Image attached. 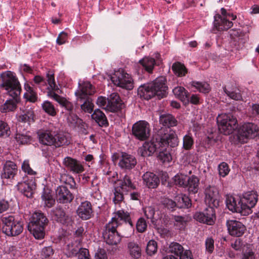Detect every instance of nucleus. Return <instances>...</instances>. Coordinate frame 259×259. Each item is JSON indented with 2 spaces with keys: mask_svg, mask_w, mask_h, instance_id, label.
<instances>
[{
  "mask_svg": "<svg viewBox=\"0 0 259 259\" xmlns=\"http://www.w3.org/2000/svg\"><path fill=\"white\" fill-rule=\"evenodd\" d=\"M47 77L48 83L46 80L39 75L35 76L33 77V81L41 91L47 90L48 96L52 97L59 103L60 108H62L61 113H64L63 109L66 111H69V113L76 112V108L74 107L72 103L58 95L61 91L55 82L54 74L49 71L47 73Z\"/></svg>",
  "mask_w": 259,
  "mask_h": 259,
  "instance_id": "obj_1",
  "label": "nucleus"
},
{
  "mask_svg": "<svg viewBox=\"0 0 259 259\" xmlns=\"http://www.w3.org/2000/svg\"><path fill=\"white\" fill-rule=\"evenodd\" d=\"M120 221L128 224L131 227L133 226L127 212L122 210L117 211L111 221L106 225L103 232V236L107 244L117 245L120 242L121 237L117 231V228L121 224Z\"/></svg>",
  "mask_w": 259,
  "mask_h": 259,
  "instance_id": "obj_2",
  "label": "nucleus"
},
{
  "mask_svg": "<svg viewBox=\"0 0 259 259\" xmlns=\"http://www.w3.org/2000/svg\"><path fill=\"white\" fill-rule=\"evenodd\" d=\"M96 92L95 88L89 81L80 80L78 83V88L75 92V95L78 102H80L78 107L80 106L82 111L86 113H104L99 109H95L94 110V105L90 96L93 95Z\"/></svg>",
  "mask_w": 259,
  "mask_h": 259,
  "instance_id": "obj_3",
  "label": "nucleus"
},
{
  "mask_svg": "<svg viewBox=\"0 0 259 259\" xmlns=\"http://www.w3.org/2000/svg\"><path fill=\"white\" fill-rule=\"evenodd\" d=\"M165 77H157L152 82L141 84L138 89V95L140 98L148 100L153 97L161 99L166 96L167 87Z\"/></svg>",
  "mask_w": 259,
  "mask_h": 259,
  "instance_id": "obj_4",
  "label": "nucleus"
},
{
  "mask_svg": "<svg viewBox=\"0 0 259 259\" xmlns=\"http://www.w3.org/2000/svg\"><path fill=\"white\" fill-rule=\"evenodd\" d=\"M178 137L175 131L171 130H161L155 138L150 142H145L144 144L148 149V154L150 156L159 149V146H170L175 147L178 145Z\"/></svg>",
  "mask_w": 259,
  "mask_h": 259,
  "instance_id": "obj_5",
  "label": "nucleus"
},
{
  "mask_svg": "<svg viewBox=\"0 0 259 259\" xmlns=\"http://www.w3.org/2000/svg\"><path fill=\"white\" fill-rule=\"evenodd\" d=\"M1 80V90L5 91V94L14 99L20 95L21 85L14 72L11 71L3 72L0 74Z\"/></svg>",
  "mask_w": 259,
  "mask_h": 259,
  "instance_id": "obj_6",
  "label": "nucleus"
},
{
  "mask_svg": "<svg viewBox=\"0 0 259 259\" xmlns=\"http://www.w3.org/2000/svg\"><path fill=\"white\" fill-rule=\"evenodd\" d=\"M258 136L259 127L256 124L252 122H245L237 128L231 138L234 144H242Z\"/></svg>",
  "mask_w": 259,
  "mask_h": 259,
  "instance_id": "obj_7",
  "label": "nucleus"
},
{
  "mask_svg": "<svg viewBox=\"0 0 259 259\" xmlns=\"http://www.w3.org/2000/svg\"><path fill=\"white\" fill-rule=\"evenodd\" d=\"M47 223L48 219L43 213L40 211H35L32 214L28 229L36 239H41L44 237L45 226Z\"/></svg>",
  "mask_w": 259,
  "mask_h": 259,
  "instance_id": "obj_8",
  "label": "nucleus"
},
{
  "mask_svg": "<svg viewBox=\"0 0 259 259\" xmlns=\"http://www.w3.org/2000/svg\"><path fill=\"white\" fill-rule=\"evenodd\" d=\"M2 221L4 224L3 231L7 236H15L22 233L23 223L14 215H5L2 217Z\"/></svg>",
  "mask_w": 259,
  "mask_h": 259,
  "instance_id": "obj_9",
  "label": "nucleus"
},
{
  "mask_svg": "<svg viewBox=\"0 0 259 259\" xmlns=\"http://www.w3.org/2000/svg\"><path fill=\"white\" fill-rule=\"evenodd\" d=\"M219 131L225 135H229L237 128V120L233 114H218L217 118Z\"/></svg>",
  "mask_w": 259,
  "mask_h": 259,
  "instance_id": "obj_10",
  "label": "nucleus"
},
{
  "mask_svg": "<svg viewBox=\"0 0 259 259\" xmlns=\"http://www.w3.org/2000/svg\"><path fill=\"white\" fill-rule=\"evenodd\" d=\"M221 15L217 14L214 16V27L219 31L228 30L233 26L232 21L235 20L237 16L233 13L227 12L224 8L221 9Z\"/></svg>",
  "mask_w": 259,
  "mask_h": 259,
  "instance_id": "obj_11",
  "label": "nucleus"
},
{
  "mask_svg": "<svg viewBox=\"0 0 259 259\" xmlns=\"http://www.w3.org/2000/svg\"><path fill=\"white\" fill-rule=\"evenodd\" d=\"M136 186L132 183L130 176L126 175L123 179L120 181L119 186L114 189L113 201L114 203L121 202L123 200L124 193H126L128 191L134 190Z\"/></svg>",
  "mask_w": 259,
  "mask_h": 259,
  "instance_id": "obj_12",
  "label": "nucleus"
},
{
  "mask_svg": "<svg viewBox=\"0 0 259 259\" xmlns=\"http://www.w3.org/2000/svg\"><path fill=\"white\" fill-rule=\"evenodd\" d=\"M113 83L119 87L127 90L134 88V80L131 75L123 71H117L110 77Z\"/></svg>",
  "mask_w": 259,
  "mask_h": 259,
  "instance_id": "obj_13",
  "label": "nucleus"
},
{
  "mask_svg": "<svg viewBox=\"0 0 259 259\" xmlns=\"http://www.w3.org/2000/svg\"><path fill=\"white\" fill-rule=\"evenodd\" d=\"M132 132L137 139L141 141L146 140L150 136L149 125L147 122L139 121L133 125Z\"/></svg>",
  "mask_w": 259,
  "mask_h": 259,
  "instance_id": "obj_14",
  "label": "nucleus"
},
{
  "mask_svg": "<svg viewBox=\"0 0 259 259\" xmlns=\"http://www.w3.org/2000/svg\"><path fill=\"white\" fill-rule=\"evenodd\" d=\"M258 199V195L256 191H251L244 193L241 197V202L244 209V214L249 213L251 208L256 204Z\"/></svg>",
  "mask_w": 259,
  "mask_h": 259,
  "instance_id": "obj_15",
  "label": "nucleus"
},
{
  "mask_svg": "<svg viewBox=\"0 0 259 259\" xmlns=\"http://www.w3.org/2000/svg\"><path fill=\"white\" fill-rule=\"evenodd\" d=\"M194 219L199 222L209 225H212L215 219L214 207L208 206L203 212H197L194 215Z\"/></svg>",
  "mask_w": 259,
  "mask_h": 259,
  "instance_id": "obj_16",
  "label": "nucleus"
},
{
  "mask_svg": "<svg viewBox=\"0 0 259 259\" xmlns=\"http://www.w3.org/2000/svg\"><path fill=\"white\" fill-rule=\"evenodd\" d=\"M205 202L209 206L217 207L219 205V192L215 187H207L205 189Z\"/></svg>",
  "mask_w": 259,
  "mask_h": 259,
  "instance_id": "obj_17",
  "label": "nucleus"
},
{
  "mask_svg": "<svg viewBox=\"0 0 259 259\" xmlns=\"http://www.w3.org/2000/svg\"><path fill=\"white\" fill-rule=\"evenodd\" d=\"M241 197H235L232 195H227L226 199V206L233 212L244 214L243 206L241 202Z\"/></svg>",
  "mask_w": 259,
  "mask_h": 259,
  "instance_id": "obj_18",
  "label": "nucleus"
},
{
  "mask_svg": "<svg viewBox=\"0 0 259 259\" xmlns=\"http://www.w3.org/2000/svg\"><path fill=\"white\" fill-rule=\"evenodd\" d=\"M108 112H116L124 108L125 105L119 95L115 92L111 93L107 98Z\"/></svg>",
  "mask_w": 259,
  "mask_h": 259,
  "instance_id": "obj_19",
  "label": "nucleus"
},
{
  "mask_svg": "<svg viewBox=\"0 0 259 259\" xmlns=\"http://www.w3.org/2000/svg\"><path fill=\"white\" fill-rule=\"evenodd\" d=\"M226 225L229 234L233 236L240 237L246 230L245 226L242 223L236 220H228L227 221Z\"/></svg>",
  "mask_w": 259,
  "mask_h": 259,
  "instance_id": "obj_20",
  "label": "nucleus"
},
{
  "mask_svg": "<svg viewBox=\"0 0 259 259\" xmlns=\"http://www.w3.org/2000/svg\"><path fill=\"white\" fill-rule=\"evenodd\" d=\"M63 164L67 169L73 174H80L84 170L81 163L71 157L67 156L64 158Z\"/></svg>",
  "mask_w": 259,
  "mask_h": 259,
  "instance_id": "obj_21",
  "label": "nucleus"
},
{
  "mask_svg": "<svg viewBox=\"0 0 259 259\" xmlns=\"http://www.w3.org/2000/svg\"><path fill=\"white\" fill-rule=\"evenodd\" d=\"M155 60L151 57H145L140 60L136 66L137 72L138 74L147 72L152 73L155 65Z\"/></svg>",
  "mask_w": 259,
  "mask_h": 259,
  "instance_id": "obj_22",
  "label": "nucleus"
},
{
  "mask_svg": "<svg viewBox=\"0 0 259 259\" xmlns=\"http://www.w3.org/2000/svg\"><path fill=\"white\" fill-rule=\"evenodd\" d=\"M57 201L61 203H70L74 197L68 188L63 186H59L56 190Z\"/></svg>",
  "mask_w": 259,
  "mask_h": 259,
  "instance_id": "obj_23",
  "label": "nucleus"
},
{
  "mask_svg": "<svg viewBox=\"0 0 259 259\" xmlns=\"http://www.w3.org/2000/svg\"><path fill=\"white\" fill-rule=\"evenodd\" d=\"M52 217L57 222L67 226L71 225L72 222L71 217L67 215L64 210L59 207L52 211Z\"/></svg>",
  "mask_w": 259,
  "mask_h": 259,
  "instance_id": "obj_24",
  "label": "nucleus"
},
{
  "mask_svg": "<svg viewBox=\"0 0 259 259\" xmlns=\"http://www.w3.org/2000/svg\"><path fill=\"white\" fill-rule=\"evenodd\" d=\"M36 185L35 180L32 178L30 182H22L17 185L18 189L27 197L32 196Z\"/></svg>",
  "mask_w": 259,
  "mask_h": 259,
  "instance_id": "obj_25",
  "label": "nucleus"
},
{
  "mask_svg": "<svg viewBox=\"0 0 259 259\" xmlns=\"http://www.w3.org/2000/svg\"><path fill=\"white\" fill-rule=\"evenodd\" d=\"M137 164L136 159L134 156L126 153H122L119 161V166L122 169H131Z\"/></svg>",
  "mask_w": 259,
  "mask_h": 259,
  "instance_id": "obj_26",
  "label": "nucleus"
},
{
  "mask_svg": "<svg viewBox=\"0 0 259 259\" xmlns=\"http://www.w3.org/2000/svg\"><path fill=\"white\" fill-rule=\"evenodd\" d=\"M77 213L82 220L90 219L93 214L91 203L88 201L82 202L77 209Z\"/></svg>",
  "mask_w": 259,
  "mask_h": 259,
  "instance_id": "obj_27",
  "label": "nucleus"
},
{
  "mask_svg": "<svg viewBox=\"0 0 259 259\" xmlns=\"http://www.w3.org/2000/svg\"><path fill=\"white\" fill-rule=\"evenodd\" d=\"M17 168L16 164L11 161H8L4 164L1 174L2 179L13 178L16 174Z\"/></svg>",
  "mask_w": 259,
  "mask_h": 259,
  "instance_id": "obj_28",
  "label": "nucleus"
},
{
  "mask_svg": "<svg viewBox=\"0 0 259 259\" xmlns=\"http://www.w3.org/2000/svg\"><path fill=\"white\" fill-rule=\"evenodd\" d=\"M39 141L45 145L54 146L55 135L50 131H39L37 132Z\"/></svg>",
  "mask_w": 259,
  "mask_h": 259,
  "instance_id": "obj_29",
  "label": "nucleus"
},
{
  "mask_svg": "<svg viewBox=\"0 0 259 259\" xmlns=\"http://www.w3.org/2000/svg\"><path fill=\"white\" fill-rule=\"evenodd\" d=\"M25 93L23 95L24 98L26 101L31 103H35L38 100L37 92L34 88L27 82L24 83Z\"/></svg>",
  "mask_w": 259,
  "mask_h": 259,
  "instance_id": "obj_30",
  "label": "nucleus"
},
{
  "mask_svg": "<svg viewBox=\"0 0 259 259\" xmlns=\"http://www.w3.org/2000/svg\"><path fill=\"white\" fill-rule=\"evenodd\" d=\"M144 184L149 188H155L159 184L158 177L152 172H147L142 177Z\"/></svg>",
  "mask_w": 259,
  "mask_h": 259,
  "instance_id": "obj_31",
  "label": "nucleus"
},
{
  "mask_svg": "<svg viewBox=\"0 0 259 259\" xmlns=\"http://www.w3.org/2000/svg\"><path fill=\"white\" fill-rule=\"evenodd\" d=\"M174 94L184 104L189 103V93L182 87H177L172 90Z\"/></svg>",
  "mask_w": 259,
  "mask_h": 259,
  "instance_id": "obj_32",
  "label": "nucleus"
},
{
  "mask_svg": "<svg viewBox=\"0 0 259 259\" xmlns=\"http://www.w3.org/2000/svg\"><path fill=\"white\" fill-rule=\"evenodd\" d=\"M19 96L16 98L13 99L7 100L5 103L2 105L0 107V111L2 113L13 112L17 107V103L18 100L19 99Z\"/></svg>",
  "mask_w": 259,
  "mask_h": 259,
  "instance_id": "obj_33",
  "label": "nucleus"
},
{
  "mask_svg": "<svg viewBox=\"0 0 259 259\" xmlns=\"http://www.w3.org/2000/svg\"><path fill=\"white\" fill-rule=\"evenodd\" d=\"M54 146L59 147L68 145L70 143V137L68 134L60 132L55 135Z\"/></svg>",
  "mask_w": 259,
  "mask_h": 259,
  "instance_id": "obj_34",
  "label": "nucleus"
},
{
  "mask_svg": "<svg viewBox=\"0 0 259 259\" xmlns=\"http://www.w3.org/2000/svg\"><path fill=\"white\" fill-rule=\"evenodd\" d=\"M160 123L168 127L176 126L177 120L172 114H161L159 117Z\"/></svg>",
  "mask_w": 259,
  "mask_h": 259,
  "instance_id": "obj_35",
  "label": "nucleus"
},
{
  "mask_svg": "<svg viewBox=\"0 0 259 259\" xmlns=\"http://www.w3.org/2000/svg\"><path fill=\"white\" fill-rule=\"evenodd\" d=\"M175 201L179 208H189L191 206V200L185 195H178L175 198Z\"/></svg>",
  "mask_w": 259,
  "mask_h": 259,
  "instance_id": "obj_36",
  "label": "nucleus"
},
{
  "mask_svg": "<svg viewBox=\"0 0 259 259\" xmlns=\"http://www.w3.org/2000/svg\"><path fill=\"white\" fill-rule=\"evenodd\" d=\"M127 250L130 255L135 258H138L141 255V249L139 245L134 242L131 241L127 243Z\"/></svg>",
  "mask_w": 259,
  "mask_h": 259,
  "instance_id": "obj_37",
  "label": "nucleus"
},
{
  "mask_svg": "<svg viewBox=\"0 0 259 259\" xmlns=\"http://www.w3.org/2000/svg\"><path fill=\"white\" fill-rule=\"evenodd\" d=\"M199 180L198 178L195 176H192L188 178L187 186L190 192L196 193L198 192L199 189Z\"/></svg>",
  "mask_w": 259,
  "mask_h": 259,
  "instance_id": "obj_38",
  "label": "nucleus"
},
{
  "mask_svg": "<svg viewBox=\"0 0 259 259\" xmlns=\"http://www.w3.org/2000/svg\"><path fill=\"white\" fill-rule=\"evenodd\" d=\"M190 84L199 92L204 94L208 93L210 90L209 84L205 81H192Z\"/></svg>",
  "mask_w": 259,
  "mask_h": 259,
  "instance_id": "obj_39",
  "label": "nucleus"
},
{
  "mask_svg": "<svg viewBox=\"0 0 259 259\" xmlns=\"http://www.w3.org/2000/svg\"><path fill=\"white\" fill-rule=\"evenodd\" d=\"M169 252L180 258L184 253L183 247L177 242H173L169 245Z\"/></svg>",
  "mask_w": 259,
  "mask_h": 259,
  "instance_id": "obj_40",
  "label": "nucleus"
},
{
  "mask_svg": "<svg viewBox=\"0 0 259 259\" xmlns=\"http://www.w3.org/2000/svg\"><path fill=\"white\" fill-rule=\"evenodd\" d=\"M69 255H76L77 259H91L89 251L86 248H80L78 251L73 248L70 249Z\"/></svg>",
  "mask_w": 259,
  "mask_h": 259,
  "instance_id": "obj_41",
  "label": "nucleus"
},
{
  "mask_svg": "<svg viewBox=\"0 0 259 259\" xmlns=\"http://www.w3.org/2000/svg\"><path fill=\"white\" fill-rule=\"evenodd\" d=\"M171 69L174 73L178 76H184L187 72L185 66L179 62H175L172 64Z\"/></svg>",
  "mask_w": 259,
  "mask_h": 259,
  "instance_id": "obj_42",
  "label": "nucleus"
},
{
  "mask_svg": "<svg viewBox=\"0 0 259 259\" xmlns=\"http://www.w3.org/2000/svg\"><path fill=\"white\" fill-rule=\"evenodd\" d=\"M168 146L163 147L159 146V149H158L157 152H158V157L159 159L161 160L162 162H169L171 159V155L169 154V152L166 150V148Z\"/></svg>",
  "mask_w": 259,
  "mask_h": 259,
  "instance_id": "obj_43",
  "label": "nucleus"
},
{
  "mask_svg": "<svg viewBox=\"0 0 259 259\" xmlns=\"http://www.w3.org/2000/svg\"><path fill=\"white\" fill-rule=\"evenodd\" d=\"M172 219L174 221V224L176 229L183 230L185 228L187 222L185 218L179 215H174Z\"/></svg>",
  "mask_w": 259,
  "mask_h": 259,
  "instance_id": "obj_44",
  "label": "nucleus"
},
{
  "mask_svg": "<svg viewBox=\"0 0 259 259\" xmlns=\"http://www.w3.org/2000/svg\"><path fill=\"white\" fill-rule=\"evenodd\" d=\"M188 177L183 174H177L172 178L173 181L176 185L186 187L187 186Z\"/></svg>",
  "mask_w": 259,
  "mask_h": 259,
  "instance_id": "obj_45",
  "label": "nucleus"
},
{
  "mask_svg": "<svg viewBox=\"0 0 259 259\" xmlns=\"http://www.w3.org/2000/svg\"><path fill=\"white\" fill-rule=\"evenodd\" d=\"M41 198L45 206L48 207H51L55 203V199L49 192L45 191L42 194Z\"/></svg>",
  "mask_w": 259,
  "mask_h": 259,
  "instance_id": "obj_46",
  "label": "nucleus"
},
{
  "mask_svg": "<svg viewBox=\"0 0 259 259\" xmlns=\"http://www.w3.org/2000/svg\"><path fill=\"white\" fill-rule=\"evenodd\" d=\"M91 116L99 126H103L108 125V121L105 114H91Z\"/></svg>",
  "mask_w": 259,
  "mask_h": 259,
  "instance_id": "obj_47",
  "label": "nucleus"
},
{
  "mask_svg": "<svg viewBox=\"0 0 259 259\" xmlns=\"http://www.w3.org/2000/svg\"><path fill=\"white\" fill-rule=\"evenodd\" d=\"M54 251L51 246L44 247L40 253V256L42 258H50L54 254Z\"/></svg>",
  "mask_w": 259,
  "mask_h": 259,
  "instance_id": "obj_48",
  "label": "nucleus"
},
{
  "mask_svg": "<svg viewBox=\"0 0 259 259\" xmlns=\"http://www.w3.org/2000/svg\"><path fill=\"white\" fill-rule=\"evenodd\" d=\"M157 250V245L153 240H150L147 245L146 252L148 254L152 255L155 253Z\"/></svg>",
  "mask_w": 259,
  "mask_h": 259,
  "instance_id": "obj_49",
  "label": "nucleus"
},
{
  "mask_svg": "<svg viewBox=\"0 0 259 259\" xmlns=\"http://www.w3.org/2000/svg\"><path fill=\"white\" fill-rule=\"evenodd\" d=\"M42 109L46 113H56L54 106L48 101H45L41 104Z\"/></svg>",
  "mask_w": 259,
  "mask_h": 259,
  "instance_id": "obj_50",
  "label": "nucleus"
},
{
  "mask_svg": "<svg viewBox=\"0 0 259 259\" xmlns=\"http://www.w3.org/2000/svg\"><path fill=\"white\" fill-rule=\"evenodd\" d=\"M10 127L7 124L0 120V137H7L10 136Z\"/></svg>",
  "mask_w": 259,
  "mask_h": 259,
  "instance_id": "obj_51",
  "label": "nucleus"
},
{
  "mask_svg": "<svg viewBox=\"0 0 259 259\" xmlns=\"http://www.w3.org/2000/svg\"><path fill=\"white\" fill-rule=\"evenodd\" d=\"M194 144V141L192 137L189 135H185L183 138V148L185 150H190Z\"/></svg>",
  "mask_w": 259,
  "mask_h": 259,
  "instance_id": "obj_52",
  "label": "nucleus"
},
{
  "mask_svg": "<svg viewBox=\"0 0 259 259\" xmlns=\"http://www.w3.org/2000/svg\"><path fill=\"white\" fill-rule=\"evenodd\" d=\"M218 170L219 175L221 177H226L230 171V168L227 163L223 162L218 166Z\"/></svg>",
  "mask_w": 259,
  "mask_h": 259,
  "instance_id": "obj_53",
  "label": "nucleus"
},
{
  "mask_svg": "<svg viewBox=\"0 0 259 259\" xmlns=\"http://www.w3.org/2000/svg\"><path fill=\"white\" fill-rule=\"evenodd\" d=\"M96 104L100 108L104 109L106 112H108V103L107 98L105 97H99L97 100Z\"/></svg>",
  "mask_w": 259,
  "mask_h": 259,
  "instance_id": "obj_54",
  "label": "nucleus"
},
{
  "mask_svg": "<svg viewBox=\"0 0 259 259\" xmlns=\"http://www.w3.org/2000/svg\"><path fill=\"white\" fill-rule=\"evenodd\" d=\"M15 139L19 144H25L30 142V137L23 134L16 133Z\"/></svg>",
  "mask_w": 259,
  "mask_h": 259,
  "instance_id": "obj_55",
  "label": "nucleus"
},
{
  "mask_svg": "<svg viewBox=\"0 0 259 259\" xmlns=\"http://www.w3.org/2000/svg\"><path fill=\"white\" fill-rule=\"evenodd\" d=\"M224 92L230 98L235 100H240L242 99V96L239 93H236L233 91H229L227 90L226 86L223 87Z\"/></svg>",
  "mask_w": 259,
  "mask_h": 259,
  "instance_id": "obj_56",
  "label": "nucleus"
},
{
  "mask_svg": "<svg viewBox=\"0 0 259 259\" xmlns=\"http://www.w3.org/2000/svg\"><path fill=\"white\" fill-rule=\"evenodd\" d=\"M206 251L208 253H211L214 250V240L211 237H208L205 241Z\"/></svg>",
  "mask_w": 259,
  "mask_h": 259,
  "instance_id": "obj_57",
  "label": "nucleus"
},
{
  "mask_svg": "<svg viewBox=\"0 0 259 259\" xmlns=\"http://www.w3.org/2000/svg\"><path fill=\"white\" fill-rule=\"evenodd\" d=\"M22 169L24 172L27 173L28 175L30 176H34L36 174V171H34L30 167L29 162L28 160H25L22 164Z\"/></svg>",
  "mask_w": 259,
  "mask_h": 259,
  "instance_id": "obj_58",
  "label": "nucleus"
},
{
  "mask_svg": "<svg viewBox=\"0 0 259 259\" xmlns=\"http://www.w3.org/2000/svg\"><path fill=\"white\" fill-rule=\"evenodd\" d=\"M67 120L69 122L75 126L78 125L82 122L81 119L77 117V114H68Z\"/></svg>",
  "mask_w": 259,
  "mask_h": 259,
  "instance_id": "obj_59",
  "label": "nucleus"
},
{
  "mask_svg": "<svg viewBox=\"0 0 259 259\" xmlns=\"http://www.w3.org/2000/svg\"><path fill=\"white\" fill-rule=\"evenodd\" d=\"M136 227L138 232H144L147 228L146 221L143 218L139 219L137 223Z\"/></svg>",
  "mask_w": 259,
  "mask_h": 259,
  "instance_id": "obj_60",
  "label": "nucleus"
},
{
  "mask_svg": "<svg viewBox=\"0 0 259 259\" xmlns=\"http://www.w3.org/2000/svg\"><path fill=\"white\" fill-rule=\"evenodd\" d=\"M162 202L164 207H166L168 209H171V211H172L174 208L176 207L177 204H176L175 200L173 201L169 198H165L163 199Z\"/></svg>",
  "mask_w": 259,
  "mask_h": 259,
  "instance_id": "obj_61",
  "label": "nucleus"
},
{
  "mask_svg": "<svg viewBox=\"0 0 259 259\" xmlns=\"http://www.w3.org/2000/svg\"><path fill=\"white\" fill-rule=\"evenodd\" d=\"M144 213L147 219H152L155 214V209L152 206L146 207L144 208Z\"/></svg>",
  "mask_w": 259,
  "mask_h": 259,
  "instance_id": "obj_62",
  "label": "nucleus"
},
{
  "mask_svg": "<svg viewBox=\"0 0 259 259\" xmlns=\"http://www.w3.org/2000/svg\"><path fill=\"white\" fill-rule=\"evenodd\" d=\"M94 259H107L106 251L104 249L101 248L98 249L95 254Z\"/></svg>",
  "mask_w": 259,
  "mask_h": 259,
  "instance_id": "obj_63",
  "label": "nucleus"
},
{
  "mask_svg": "<svg viewBox=\"0 0 259 259\" xmlns=\"http://www.w3.org/2000/svg\"><path fill=\"white\" fill-rule=\"evenodd\" d=\"M67 39V33L64 32V31H62L58 36L56 42L59 45H62L64 44L66 40Z\"/></svg>",
  "mask_w": 259,
  "mask_h": 259,
  "instance_id": "obj_64",
  "label": "nucleus"
}]
</instances>
